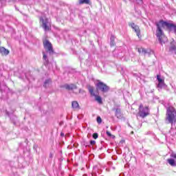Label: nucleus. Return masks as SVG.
I'll use <instances>...</instances> for the list:
<instances>
[{"label":"nucleus","instance_id":"nucleus-1","mask_svg":"<svg viewBox=\"0 0 176 176\" xmlns=\"http://www.w3.org/2000/svg\"><path fill=\"white\" fill-rule=\"evenodd\" d=\"M162 23H166V21L161 20L159 22H155V25L157 27L156 30V36L158 38V41L161 45H164L167 42V37L164 36V33L162 30V27H166V25H162Z\"/></svg>","mask_w":176,"mask_h":176},{"label":"nucleus","instance_id":"nucleus-2","mask_svg":"<svg viewBox=\"0 0 176 176\" xmlns=\"http://www.w3.org/2000/svg\"><path fill=\"white\" fill-rule=\"evenodd\" d=\"M166 120L168 121V123H175L176 122V111L174 107H168L166 110Z\"/></svg>","mask_w":176,"mask_h":176},{"label":"nucleus","instance_id":"nucleus-3","mask_svg":"<svg viewBox=\"0 0 176 176\" xmlns=\"http://www.w3.org/2000/svg\"><path fill=\"white\" fill-rule=\"evenodd\" d=\"M40 24L43 28L44 31H50L52 28V24L49 21V19L46 16H40Z\"/></svg>","mask_w":176,"mask_h":176},{"label":"nucleus","instance_id":"nucleus-4","mask_svg":"<svg viewBox=\"0 0 176 176\" xmlns=\"http://www.w3.org/2000/svg\"><path fill=\"white\" fill-rule=\"evenodd\" d=\"M139 116L144 119L146 116H149V107L148 106L144 107L142 104H140L139 106Z\"/></svg>","mask_w":176,"mask_h":176},{"label":"nucleus","instance_id":"nucleus-5","mask_svg":"<svg viewBox=\"0 0 176 176\" xmlns=\"http://www.w3.org/2000/svg\"><path fill=\"white\" fill-rule=\"evenodd\" d=\"M44 49H45L47 53L49 54H54V50H53V46H52V43L48 40L43 41Z\"/></svg>","mask_w":176,"mask_h":176},{"label":"nucleus","instance_id":"nucleus-6","mask_svg":"<svg viewBox=\"0 0 176 176\" xmlns=\"http://www.w3.org/2000/svg\"><path fill=\"white\" fill-rule=\"evenodd\" d=\"M96 89L97 90L102 91V93H107V91H109V86L102 82H98L96 84Z\"/></svg>","mask_w":176,"mask_h":176},{"label":"nucleus","instance_id":"nucleus-7","mask_svg":"<svg viewBox=\"0 0 176 176\" xmlns=\"http://www.w3.org/2000/svg\"><path fill=\"white\" fill-rule=\"evenodd\" d=\"M88 90L91 94V96H93L96 98V101L98 102L99 104H102V99L100 98V96H98L94 94V88L90 85L88 86Z\"/></svg>","mask_w":176,"mask_h":176},{"label":"nucleus","instance_id":"nucleus-8","mask_svg":"<svg viewBox=\"0 0 176 176\" xmlns=\"http://www.w3.org/2000/svg\"><path fill=\"white\" fill-rule=\"evenodd\" d=\"M162 25H165L169 30V31H173L175 34H176V25L174 23H170L168 22H161Z\"/></svg>","mask_w":176,"mask_h":176},{"label":"nucleus","instance_id":"nucleus-9","mask_svg":"<svg viewBox=\"0 0 176 176\" xmlns=\"http://www.w3.org/2000/svg\"><path fill=\"white\" fill-rule=\"evenodd\" d=\"M114 111H116L115 116L117 118V119H120V120H126V118H124L123 113H122V110L120 109H114Z\"/></svg>","mask_w":176,"mask_h":176},{"label":"nucleus","instance_id":"nucleus-10","mask_svg":"<svg viewBox=\"0 0 176 176\" xmlns=\"http://www.w3.org/2000/svg\"><path fill=\"white\" fill-rule=\"evenodd\" d=\"M129 27H131L133 30H134L135 32L136 33L137 36L140 38V36L141 35V30H140V27L135 23H132L129 24Z\"/></svg>","mask_w":176,"mask_h":176},{"label":"nucleus","instance_id":"nucleus-11","mask_svg":"<svg viewBox=\"0 0 176 176\" xmlns=\"http://www.w3.org/2000/svg\"><path fill=\"white\" fill-rule=\"evenodd\" d=\"M61 89H65L66 90H75V89H78V87L75 84H65L60 85Z\"/></svg>","mask_w":176,"mask_h":176},{"label":"nucleus","instance_id":"nucleus-12","mask_svg":"<svg viewBox=\"0 0 176 176\" xmlns=\"http://www.w3.org/2000/svg\"><path fill=\"white\" fill-rule=\"evenodd\" d=\"M157 80L158 81L157 87H160V89H162V87H164V86L166 85L164 83V79L161 78L160 76L157 75Z\"/></svg>","mask_w":176,"mask_h":176},{"label":"nucleus","instance_id":"nucleus-13","mask_svg":"<svg viewBox=\"0 0 176 176\" xmlns=\"http://www.w3.org/2000/svg\"><path fill=\"white\" fill-rule=\"evenodd\" d=\"M0 53L1 54H2V56H8V54H9L10 52L8 49L1 47H0Z\"/></svg>","mask_w":176,"mask_h":176},{"label":"nucleus","instance_id":"nucleus-14","mask_svg":"<svg viewBox=\"0 0 176 176\" xmlns=\"http://www.w3.org/2000/svg\"><path fill=\"white\" fill-rule=\"evenodd\" d=\"M176 50V45L174 43H170V45L169 47V52L170 53H173V52H175Z\"/></svg>","mask_w":176,"mask_h":176},{"label":"nucleus","instance_id":"nucleus-15","mask_svg":"<svg viewBox=\"0 0 176 176\" xmlns=\"http://www.w3.org/2000/svg\"><path fill=\"white\" fill-rule=\"evenodd\" d=\"M43 60H45V65H47V64H49V58H47V55L45 54V52H43Z\"/></svg>","mask_w":176,"mask_h":176},{"label":"nucleus","instance_id":"nucleus-16","mask_svg":"<svg viewBox=\"0 0 176 176\" xmlns=\"http://www.w3.org/2000/svg\"><path fill=\"white\" fill-rule=\"evenodd\" d=\"M110 45L111 47L115 46V45H116V43H115V36L111 35V38H110Z\"/></svg>","mask_w":176,"mask_h":176},{"label":"nucleus","instance_id":"nucleus-17","mask_svg":"<svg viewBox=\"0 0 176 176\" xmlns=\"http://www.w3.org/2000/svg\"><path fill=\"white\" fill-rule=\"evenodd\" d=\"M50 83H52V80L50 78L45 80L44 82L43 87L46 89V87H47Z\"/></svg>","mask_w":176,"mask_h":176},{"label":"nucleus","instance_id":"nucleus-18","mask_svg":"<svg viewBox=\"0 0 176 176\" xmlns=\"http://www.w3.org/2000/svg\"><path fill=\"white\" fill-rule=\"evenodd\" d=\"M168 163L170 164L172 167H175L176 166L175 160L174 159H168Z\"/></svg>","mask_w":176,"mask_h":176},{"label":"nucleus","instance_id":"nucleus-19","mask_svg":"<svg viewBox=\"0 0 176 176\" xmlns=\"http://www.w3.org/2000/svg\"><path fill=\"white\" fill-rule=\"evenodd\" d=\"M80 5H82L83 3H85L86 5H91V3L90 2V0H79Z\"/></svg>","mask_w":176,"mask_h":176},{"label":"nucleus","instance_id":"nucleus-20","mask_svg":"<svg viewBox=\"0 0 176 176\" xmlns=\"http://www.w3.org/2000/svg\"><path fill=\"white\" fill-rule=\"evenodd\" d=\"M72 108H78L79 107V103H78V102L76 101H73L72 102Z\"/></svg>","mask_w":176,"mask_h":176},{"label":"nucleus","instance_id":"nucleus-21","mask_svg":"<svg viewBox=\"0 0 176 176\" xmlns=\"http://www.w3.org/2000/svg\"><path fill=\"white\" fill-rule=\"evenodd\" d=\"M97 120V123H98V124H101V123L102 122V119H101V117L98 116L96 118Z\"/></svg>","mask_w":176,"mask_h":176},{"label":"nucleus","instance_id":"nucleus-22","mask_svg":"<svg viewBox=\"0 0 176 176\" xmlns=\"http://www.w3.org/2000/svg\"><path fill=\"white\" fill-rule=\"evenodd\" d=\"M106 133H107V135H108V137H111V138H115V135H111V132H109V131H106Z\"/></svg>","mask_w":176,"mask_h":176},{"label":"nucleus","instance_id":"nucleus-23","mask_svg":"<svg viewBox=\"0 0 176 176\" xmlns=\"http://www.w3.org/2000/svg\"><path fill=\"white\" fill-rule=\"evenodd\" d=\"M92 137L94 140H97V138H98V133H94Z\"/></svg>","mask_w":176,"mask_h":176},{"label":"nucleus","instance_id":"nucleus-24","mask_svg":"<svg viewBox=\"0 0 176 176\" xmlns=\"http://www.w3.org/2000/svg\"><path fill=\"white\" fill-rule=\"evenodd\" d=\"M170 157H173L174 160H176V153H172L170 154Z\"/></svg>","mask_w":176,"mask_h":176},{"label":"nucleus","instance_id":"nucleus-25","mask_svg":"<svg viewBox=\"0 0 176 176\" xmlns=\"http://www.w3.org/2000/svg\"><path fill=\"white\" fill-rule=\"evenodd\" d=\"M142 53H144V54H146V53H148V52L144 48H142Z\"/></svg>","mask_w":176,"mask_h":176},{"label":"nucleus","instance_id":"nucleus-26","mask_svg":"<svg viewBox=\"0 0 176 176\" xmlns=\"http://www.w3.org/2000/svg\"><path fill=\"white\" fill-rule=\"evenodd\" d=\"M90 145H96V141L95 140H91L90 141Z\"/></svg>","mask_w":176,"mask_h":176},{"label":"nucleus","instance_id":"nucleus-27","mask_svg":"<svg viewBox=\"0 0 176 176\" xmlns=\"http://www.w3.org/2000/svg\"><path fill=\"white\" fill-rule=\"evenodd\" d=\"M85 93V91L83 89H79V94H83Z\"/></svg>","mask_w":176,"mask_h":176},{"label":"nucleus","instance_id":"nucleus-28","mask_svg":"<svg viewBox=\"0 0 176 176\" xmlns=\"http://www.w3.org/2000/svg\"><path fill=\"white\" fill-rule=\"evenodd\" d=\"M139 53H142V48H138V50Z\"/></svg>","mask_w":176,"mask_h":176},{"label":"nucleus","instance_id":"nucleus-29","mask_svg":"<svg viewBox=\"0 0 176 176\" xmlns=\"http://www.w3.org/2000/svg\"><path fill=\"white\" fill-rule=\"evenodd\" d=\"M138 3H142V0H136Z\"/></svg>","mask_w":176,"mask_h":176},{"label":"nucleus","instance_id":"nucleus-30","mask_svg":"<svg viewBox=\"0 0 176 176\" xmlns=\"http://www.w3.org/2000/svg\"><path fill=\"white\" fill-rule=\"evenodd\" d=\"M63 124H64V122L61 121V122L59 123V126H63Z\"/></svg>","mask_w":176,"mask_h":176},{"label":"nucleus","instance_id":"nucleus-31","mask_svg":"<svg viewBox=\"0 0 176 176\" xmlns=\"http://www.w3.org/2000/svg\"><path fill=\"white\" fill-rule=\"evenodd\" d=\"M60 137H64V133H60Z\"/></svg>","mask_w":176,"mask_h":176},{"label":"nucleus","instance_id":"nucleus-32","mask_svg":"<svg viewBox=\"0 0 176 176\" xmlns=\"http://www.w3.org/2000/svg\"><path fill=\"white\" fill-rule=\"evenodd\" d=\"M50 157H53V154L50 153Z\"/></svg>","mask_w":176,"mask_h":176},{"label":"nucleus","instance_id":"nucleus-33","mask_svg":"<svg viewBox=\"0 0 176 176\" xmlns=\"http://www.w3.org/2000/svg\"><path fill=\"white\" fill-rule=\"evenodd\" d=\"M128 126H129V127H131V126L130 125V124H128Z\"/></svg>","mask_w":176,"mask_h":176},{"label":"nucleus","instance_id":"nucleus-34","mask_svg":"<svg viewBox=\"0 0 176 176\" xmlns=\"http://www.w3.org/2000/svg\"><path fill=\"white\" fill-rule=\"evenodd\" d=\"M131 134H134V132H133V131H132V132H131Z\"/></svg>","mask_w":176,"mask_h":176}]
</instances>
